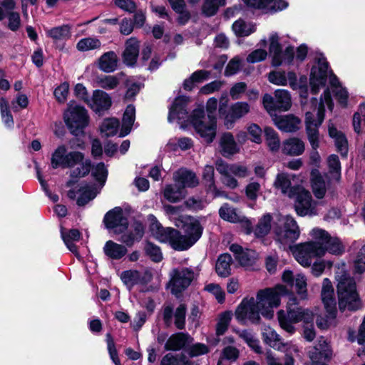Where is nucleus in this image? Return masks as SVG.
Instances as JSON below:
<instances>
[{"instance_id": "nucleus-25", "label": "nucleus", "mask_w": 365, "mask_h": 365, "mask_svg": "<svg viewBox=\"0 0 365 365\" xmlns=\"http://www.w3.org/2000/svg\"><path fill=\"white\" fill-rule=\"evenodd\" d=\"M273 120L279 130L286 133L297 131L299 129V124L301 123V120L292 114L284 116L274 115Z\"/></svg>"}, {"instance_id": "nucleus-61", "label": "nucleus", "mask_w": 365, "mask_h": 365, "mask_svg": "<svg viewBox=\"0 0 365 365\" xmlns=\"http://www.w3.org/2000/svg\"><path fill=\"white\" fill-rule=\"evenodd\" d=\"M205 290L214 294L219 303L222 304L225 302V293L219 284L215 283L208 284L205 287Z\"/></svg>"}, {"instance_id": "nucleus-34", "label": "nucleus", "mask_w": 365, "mask_h": 365, "mask_svg": "<svg viewBox=\"0 0 365 365\" xmlns=\"http://www.w3.org/2000/svg\"><path fill=\"white\" fill-rule=\"evenodd\" d=\"M117 66L118 56L113 51L104 53L98 58V68L105 73L113 72L115 71Z\"/></svg>"}, {"instance_id": "nucleus-56", "label": "nucleus", "mask_w": 365, "mask_h": 365, "mask_svg": "<svg viewBox=\"0 0 365 365\" xmlns=\"http://www.w3.org/2000/svg\"><path fill=\"white\" fill-rule=\"evenodd\" d=\"M79 191H82V192L77 198L76 204L80 207L86 205L90 200L94 199L96 195L93 190L88 187H81Z\"/></svg>"}, {"instance_id": "nucleus-11", "label": "nucleus", "mask_w": 365, "mask_h": 365, "mask_svg": "<svg viewBox=\"0 0 365 365\" xmlns=\"http://www.w3.org/2000/svg\"><path fill=\"white\" fill-rule=\"evenodd\" d=\"M262 103L266 110L273 115L277 111H287L292 106L291 96L288 91L277 89L274 92V97L265 93L262 97Z\"/></svg>"}, {"instance_id": "nucleus-63", "label": "nucleus", "mask_w": 365, "mask_h": 365, "mask_svg": "<svg viewBox=\"0 0 365 365\" xmlns=\"http://www.w3.org/2000/svg\"><path fill=\"white\" fill-rule=\"evenodd\" d=\"M247 132L251 136L250 140L257 144H260L262 142V130L257 123H252L247 127Z\"/></svg>"}, {"instance_id": "nucleus-23", "label": "nucleus", "mask_w": 365, "mask_h": 365, "mask_svg": "<svg viewBox=\"0 0 365 365\" xmlns=\"http://www.w3.org/2000/svg\"><path fill=\"white\" fill-rule=\"evenodd\" d=\"M344 252V246L340 240L331 237L325 230H321V255L325 252L339 255Z\"/></svg>"}, {"instance_id": "nucleus-46", "label": "nucleus", "mask_w": 365, "mask_h": 365, "mask_svg": "<svg viewBox=\"0 0 365 365\" xmlns=\"http://www.w3.org/2000/svg\"><path fill=\"white\" fill-rule=\"evenodd\" d=\"M219 215L222 220L230 222L235 223L240 221L236 210L227 202L219 209Z\"/></svg>"}, {"instance_id": "nucleus-53", "label": "nucleus", "mask_w": 365, "mask_h": 365, "mask_svg": "<svg viewBox=\"0 0 365 365\" xmlns=\"http://www.w3.org/2000/svg\"><path fill=\"white\" fill-rule=\"evenodd\" d=\"M106 338L108 351L111 360L115 364V365H121L120 360L118 357V353L115 348V344L112 334L109 332L107 333L106 335Z\"/></svg>"}, {"instance_id": "nucleus-37", "label": "nucleus", "mask_w": 365, "mask_h": 365, "mask_svg": "<svg viewBox=\"0 0 365 365\" xmlns=\"http://www.w3.org/2000/svg\"><path fill=\"white\" fill-rule=\"evenodd\" d=\"M284 296L288 297V301L287 303V313L288 314V311H294L304 313V317H307L306 319H314V314L312 311L309 309H305L302 307H297L299 304V301L297 297L295 296L294 292L292 290H289L287 288V294H284ZM284 297V295L282 296Z\"/></svg>"}, {"instance_id": "nucleus-41", "label": "nucleus", "mask_w": 365, "mask_h": 365, "mask_svg": "<svg viewBox=\"0 0 365 365\" xmlns=\"http://www.w3.org/2000/svg\"><path fill=\"white\" fill-rule=\"evenodd\" d=\"M232 262V256L229 253L221 254L217 260L215 271L221 277H227L230 275V265Z\"/></svg>"}, {"instance_id": "nucleus-22", "label": "nucleus", "mask_w": 365, "mask_h": 365, "mask_svg": "<svg viewBox=\"0 0 365 365\" xmlns=\"http://www.w3.org/2000/svg\"><path fill=\"white\" fill-rule=\"evenodd\" d=\"M190 97L186 96H177L170 107L168 115V120L172 123L175 119L178 120H184L188 115L187 110Z\"/></svg>"}, {"instance_id": "nucleus-27", "label": "nucleus", "mask_w": 365, "mask_h": 365, "mask_svg": "<svg viewBox=\"0 0 365 365\" xmlns=\"http://www.w3.org/2000/svg\"><path fill=\"white\" fill-rule=\"evenodd\" d=\"M215 169L212 165H207L202 171V180L205 182V191L207 193L212 192L213 197H227V195L225 191H220L217 189L215 178Z\"/></svg>"}, {"instance_id": "nucleus-19", "label": "nucleus", "mask_w": 365, "mask_h": 365, "mask_svg": "<svg viewBox=\"0 0 365 365\" xmlns=\"http://www.w3.org/2000/svg\"><path fill=\"white\" fill-rule=\"evenodd\" d=\"M148 220L150 222V231L161 242H168L173 248V235H178V230L173 227H164L153 214L148 215Z\"/></svg>"}, {"instance_id": "nucleus-16", "label": "nucleus", "mask_w": 365, "mask_h": 365, "mask_svg": "<svg viewBox=\"0 0 365 365\" xmlns=\"http://www.w3.org/2000/svg\"><path fill=\"white\" fill-rule=\"evenodd\" d=\"M186 312L187 307L185 304H180L176 308L175 312H173V307L172 305H167L163 309V321L166 328L171 327L173 323V317L174 316V324L179 330L185 329L186 324Z\"/></svg>"}, {"instance_id": "nucleus-58", "label": "nucleus", "mask_w": 365, "mask_h": 365, "mask_svg": "<svg viewBox=\"0 0 365 365\" xmlns=\"http://www.w3.org/2000/svg\"><path fill=\"white\" fill-rule=\"evenodd\" d=\"M73 93L75 96L80 101H83L87 105H91V98L86 86L81 83H78L74 86Z\"/></svg>"}, {"instance_id": "nucleus-7", "label": "nucleus", "mask_w": 365, "mask_h": 365, "mask_svg": "<svg viewBox=\"0 0 365 365\" xmlns=\"http://www.w3.org/2000/svg\"><path fill=\"white\" fill-rule=\"evenodd\" d=\"M314 110L316 112L317 120L314 118V114L311 111L305 113V125L308 140L312 145V151L310 153L309 164L319 168V154L317 148L319 147V138L318 127L319 125V103L317 98L311 100Z\"/></svg>"}, {"instance_id": "nucleus-9", "label": "nucleus", "mask_w": 365, "mask_h": 365, "mask_svg": "<svg viewBox=\"0 0 365 365\" xmlns=\"http://www.w3.org/2000/svg\"><path fill=\"white\" fill-rule=\"evenodd\" d=\"M63 120L70 133L76 136L84 135V129L88 125L89 115L82 106H70L63 114Z\"/></svg>"}, {"instance_id": "nucleus-50", "label": "nucleus", "mask_w": 365, "mask_h": 365, "mask_svg": "<svg viewBox=\"0 0 365 365\" xmlns=\"http://www.w3.org/2000/svg\"><path fill=\"white\" fill-rule=\"evenodd\" d=\"M101 43L99 39L95 38H84L81 39L76 45L79 51H87L96 49L101 47Z\"/></svg>"}, {"instance_id": "nucleus-54", "label": "nucleus", "mask_w": 365, "mask_h": 365, "mask_svg": "<svg viewBox=\"0 0 365 365\" xmlns=\"http://www.w3.org/2000/svg\"><path fill=\"white\" fill-rule=\"evenodd\" d=\"M251 305H250V311L247 318L255 324H259L261 321L259 316V303L256 302L253 297L250 298Z\"/></svg>"}, {"instance_id": "nucleus-3", "label": "nucleus", "mask_w": 365, "mask_h": 365, "mask_svg": "<svg viewBox=\"0 0 365 365\" xmlns=\"http://www.w3.org/2000/svg\"><path fill=\"white\" fill-rule=\"evenodd\" d=\"M337 293L341 312H355L362 308L355 280L345 272L338 276Z\"/></svg>"}, {"instance_id": "nucleus-13", "label": "nucleus", "mask_w": 365, "mask_h": 365, "mask_svg": "<svg viewBox=\"0 0 365 365\" xmlns=\"http://www.w3.org/2000/svg\"><path fill=\"white\" fill-rule=\"evenodd\" d=\"M194 271L191 268H174L170 273L169 286L171 287V293L178 294L185 291L192 283L194 279Z\"/></svg>"}, {"instance_id": "nucleus-44", "label": "nucleus", "mask_w": 365, "mask_h": 365, "mask_svg": "<svg viewBox=\"0 0 365 365\" xmlns=\"http://www.w3.org/2000/svg\"><path fill=\"white\" fill-rule=\"evenodd\" d=\"M264 133L266 143L269 150L272 152L277 151L280 146V141L277 133L274 128L269 126L264 127Z\"/></svg>"}, {"instance_id": "nucleus-59", "label": "nucleus", "mask_w": 365, "mask_h": 365, "mask_svg": "<svg viewBox=\"0 0 365 365\" xmlns=\"http://www.w3.org/2000/svg\"><path fill=\"white\" fill-rule=\"evenodd\" d=\"M210 351L208 346L202 343H195L188 348L187 353L190 357L193 358L204 355Z\"/></svg>"}, {"instance_id": "nucleus-1", "label": "nucleus", "mask_w": 365, "mask_h": 365, "mask_svg": "<svg viewBox=\"0 0 365 365\" xmlns=\"http://www.w3.org/2000/svg\"><path fill=\"white\" fill-rule=\"evenodd\" d=\"M51 165L53 169L61 168H73L70 172L72 178H85L91 173V176L100 185H104L108 175V170L103 162L94 165L91 160L85 158L81 151L67 152L66 145H61L52 153Z\"/></svg>"}, {"instance_id": "nucleus-20", "label": "nucleus", "mask_w": 365, "mask_h": 365, "mask_svg": "<svg viewBox=\"0 0 365 365\" xmlns=\"http://www.w3.org/2000/svg\"><path fill=\"white\" fill-rule=\"evenodd\" d=\"M250 8L264 10L266 13L274 14L287 9L289 3L285 0H242Z\"/></svg>"}, {"instance_id": "nucleus-36", "label": "nucleus", "mask_w": 365, "mask_h": 365, "mask_svg": "<svg viewBox=\"0 0 365 365\" xmlns=\"http://www.w3.org/2000/svg\"><path fill=\"white\" fill-rule=\"evenodd\" d=\"M71 26L68 24H63L59 26H55L46 31L48 38L53 40V43H58L61 41H66L71 36Z\"/></svg>"}, {"instance_id": "nucleus-33", "label": "nucleus", "mask_w": 365, "mask_h": 365, "mask_svg": "<svg viewBox=\"0 0 365 365\" xmlns=\"http://www.w3.org/2000/svg\"><path fill=\"white\" fill-rule=\"evenodd\" d=\"M189 338L187 333H175L168 338L164 348L166 351H180L185 347Z\"/></svg>"}, {"instance_id": "nucleus-21", "label": "nucleus", "mask_w": 365, "mask_h": 365, "mask_svg": "<svg viewBox=\"0 0 365 365\" xmlns=\"http://www.w3.org/2000/svg\"><path fill=\"white\" fill-rule=\"evenodd\" d=\"M112 98L106 91L100 89L93 91L92 98H91L90 108L99 116L108 110L112 106Z\"/></svg>"}, {"instance_id": "nucleus-45", "label": "nucleus", "mask_w": 365, "mask_h": 365, "mask_svg": "<svg viewBox=\"0 0 365 365\" xmlns=\"http://www.w3.org/2000/svg\"><path fill=\"white\" fill-rule=\"evenodd\" d=\"M144 251L153 262L158 263L163 259L160 247L149 240L145 242Z\"/></svg>"}, {"instance_id": "nucleus-5", "label": "nucleus", "mask_w": 365, "mask_h": 365, "mask_svg": "<svg viewBox=\"0 0 365 365\" xmlns=\"http://www.w3.org/2000/svg\"><path fill=\"white\" fill-rule=\"evenodd\" d=\"M289 250L295 260L304 267H309L312 260V272L316 277H319V241L309 240L289 245Z\"/></svg>"}, {"instance_id": "nucleus-8", "label": "nucleus", "mask_w": 365, "mask_h": 365, "mask_svg": "<svg viewBox=\"0 0 365 365\" xmlns=\"http://www.w3.org/2000/svg\"><path fill=\"white\" fill-rule=\"evenodd\" d=\"M321 299L323 302L325 313L321 317V329H327L334 327L336 320V302L334 297V288L328 279L323 280V288L321 293Z\"/></svg>"}, {"instance_id": "nucleus-49", "label": "nucleus", "mask_w": 365, "mask_h": 365, "mask_svg": "<svg viewBox=\"0 0 365 365\" xmlns=\"http://www.w3.org/2000/svg\"><path fill=\"white\" fill-rule=\"evenodd\" d=\"M120 279L129 289L138 284L139 271L137 269H128L121 272Z\"/></svg>"}, {"instance_id": "nucleus-10", "label": "nucleus", "mask_w": 365, "mask_h": 365, "mask_svg": "<svg viewBox=\"0 0 365 365\" xmlns=\"http://www.w3.org/2000/svg\"><path fill=\"white\" fill-rule=\"evenodd\" d=\"M204 117V108H197L189 115V121L202 138H207L208 143H212L215 137L217 118L215 115L207 114L209 125H207L202 121Z\"/></svg>"}, {"instance_id": "nucleus-52", "label": "nucleus", "mask_w": 365, "mask_h": 365, "mask_svg": "<svg viewBox=\"0 0 365 365\" xmlns=\"http://www.w3.org/2000/svg\"><path fill=\"white\" fill-rule=\"evenodd\" d=\"M250 305H251L250 299L244 298L237 306L235 315L238 322H243L245 321L250 311Z\"/></svg>"}, {"instance_id": "nucleus-42", "label": "nucleus", "mask_w": 365, "mask_h": 365, "mask_svg": "<svg viewBox=\"0 0 365 365\" xmlns=\"http://www.w3.org/2000/svg\"><path fill=\"white\" fill-rule=\"evenodd\" d=\"M262 339L265 344L278 351H283L287 346V344L282 341L280 336L269 327L267 332L262 333Z\"/></svg>"}, {"instance_id": "nucleus-38", "label": "nucleus", "mask_w": 365, "mask_h": 365, "mask_svg": "<svg viewBox=\"0 0 365 365\" xmlns=\"http://www.w3.org/2000/svg\"><path fill=\"white\" fill-rule=\"evenodd\" d=\"M186 190L178 182L167 185L163 192L164 197L172 203L180 202L185 197Z\"/></svg>"}, {"instance_id": "nucleus-12", "label": "nucleus", "mask_w": 365, "mask_h": 365, "mask_svg": "<svg viewBox=\"0 0 365 365\" xmlns=\"http://www.w3.org/2000/svg\"><path fill=\"white\" fill-rule=\"evenodd\" d=\"M277 241L281 244L294 245L300 235V230L297 221L290 215H287L282 226L274 229Z\"/></svg>"}, {"instance_id": "nucleus-17", "label": "nucleus", "mask_w": 365, "mask_h": 365, "mask_svg": "<svg viewBox=\"0 0 365 365\" xmlns=\"http://www.w3.org/2000/svg\"><path fill=\"white\" fill-rule=\"evenodd\" d=\"M286 294H287V286L279 284L273 288L260 289L257 294V299L261 306L265 304L278 307L280 305L281 297Z\"/></svg>"}, {"instance_id": "nucleus-40", "label": "nucleus", "mask_w": 365, "mask_h": 365, "mask_svg": "<svg viewBox=\"0 0 365 365\" xmlns=\"http://www.w3.org/2000/svg\"><path fill=\"white\" fill-rule=\"evenodd\" d=\"M310 71L309 86L311 93L317 94L319 91V52L316 51Z\"/></svg>"}, {"instance_id": "nucleus-18", "label": "nucleus", "mask_w": 365, "mask_h": 365, "mask_svg": "<svg viewBox=\"0 0 365 365\" xmlns=\"http://www.w3.org/2000/svg\"><path fill=\"white\" fill-rule=\"evenodd\" d=\"M304 313L294 312V311H288V314H286L285 312L282 309L279 310L277 312V318L279 323L280 327L284 331L288 332L290 334H292L295 332V327L292 324H297L302 322L304 324L312 323L313 319H306L307 317H304Z\"/></svg>"}, {"instance_id": "nucleus-51", "label": "nucleus", "mask_w": 365, "mask_h": 365, "mask_svg": "<svg viewBox=\"0 0 365 365\" xmlns=\"http://www.w3.org/2000/svg\"><path fill=\"white\" fill-rule=\"evenodd\" d=\"M264 218H267V220L259 221L256 225L255 230H253L254 234L257 238H263L265 237L270 231L271 229V219L272 217L269 214L264 216Z\"/></svg>"}, {"instance_id": "nucleus-57", "label": "nucleus", "mask_w": 365, "mask_h": 365, "mask_svg": "<svg viewBox=\"0 0 365 365\" xmlns=\"http://www.w3.org/2000/svg\"><path fill=\"white\" fill-rule=\"evenodd\" d=\"M268 80L270 83L277 86H286L287 84V78L284 71H270L268 74Z\"/></svg>"}, {"instance_id": "nucleus-4", "label": "nucleus", "mask_w": 365, "mask_h": 365, "mask_svg": "<svg viewBox=\"0 0 365 365\" xmlns=\"http://www.w3.org/2000/svg\"><path fill=\"white\" fill-rule=\"evenodd\" d=\"M329 64L324 58L321 56V86L328 83L327 89L324 91V101L328 108L332 110L334 103L330 95L329 89L334 93L338 102L344 107L347 104L348 93L341 86L337 77L333 73L331 69L328 68Z\"/></svg>"}, {"instance_id": "nucleus-29", "label": "nucleus", "mask_w": 365, "mask_h": 365, "mask_svg": "<svg viewBox=\"0 0 365 365\" xmlns=\"http://www.w3.org/2000/svg\"><path fill=\"white\" fill-rule=\"evenodd\" d=\"M220 153L226 158L238 153L240 148L231 133H225L220 140Z\"/></svg>"}, {"instance_id": "nucleus-32", "label": "nucleus", "mask_w": 365, "mask_h": 365, "mask_svg": "<svg viewBox=\"0 0 365 365\" xmlns=\"http://www.w3.org/2000/svg\"><path fill=\"white\" fill-rule=\"evenodd\" d=\"M304 142L296 137L289 138L283 142L282 153L290 156L302 155L304 151Z\"/></svg>"}, {"instance_id": "nucleus-47", "label": "nucleus", "mask_w": 365, "mask_h": 365, "mask_svg": "<svg viewBox=\"0 0 365 365\" xmlns=\"http://www.w3.org/2000/svg\"><path fill=\"white\" fill-rule=\"evenodd\" d=\"M232 317L231 311H225L220 314L215 329L217 336H222L226 332L232 320Z\"/></svg>"}, {"instance_id": "nucleus-30", "label": "nucleus", "mask_w": 365, "mask_h": 365, "mask_svg": "<svg viewBox=\"0 0 365 365\" xmlns=\"http://www.w3.org/2000/svg\"><path fill=\"white\" fill-rule=\"evenodd\" d=\"M250 108V105L247 102H237L232 104L225 118V125L227 128L232 127L237 119L241 118L248 113Z\"/></svg>"}, {"instance_id": "nucleus-64", "label": "nucleus", "mask_w": 365, "mask_h": 365, "mask_svg": "<svg viewBox=\"0 0 365 365\" xmlns=\"http://www.w3.org/2000/svg\"><path fill=\"white\" fill-rule=\"evenodd\" d=\"M354 269L358 273L365 271V245L359 251L354 260Z\"/></svg>"}, {"instance_id": "nucleus-26", "label": "nucleus", "mask_w": 365, "mask_h": 365, "mask_svg": "<svg viewBox=\"0 0 365 365\" xmlns=\"http://www.w3.org/2000/svg\"><path fill=\"white\" fill-rule=\"evenodd\" d=\"M139 50L140 43L135 38L132 37L127 40L122 54L123 63L130 67L135 66L139 56Z\"/></svg>"}, {"instance_id": "nucleus-48", "label": "nucleus", "mask_w": 365, "mask_h": 365, "mask_svg": "<svg viewBox=\"0 0 365 365\" xmlns=\"http://www.w3.org/2000/svg\"><path fill=\"white\" fill-rule=\"evenodd\" d=\"M1 116L2 121L8 128H13L14 125V118L10 110L9 104L5 98H1Z\"/></svg>"}, {"instance_id": "nucleus-15", "label": "nucleus", "mask_w": 365, "mask_h": 365, "mask_svg": "<svg viewBox=\"0 0 365 365\" xmlns=\"http://www.w3.org/2000/svg\"><path fill=\"white\" fill-rule=\"evenodd\" d=\"M103 222L108 230H113L115 235H120L126 232L128 228V222L123 215V210L120 207H115L108 210L104 215Z\"/></svg>"}, {"instance_id": "nucleus-55", "label": "nucleus", "mask_w": 365, "mask_h": 365, "mask_svg": "<svg viewBox=\"0 0 365 365\" xmlns=\"http://www.w3.org/2000/svg\"><path fill=\"white\" fill-rule=\"evenodd\" d=\"M119 126V120L116 118H106L101 125V131H110L108 136H113L117 133Z\"/></svg>"}, {"instance_id": "nucleus-62", "label": "nucleus", "mask_w": 365, "mask_h": 365, "mask_svg": "<svg viewBox=\"0 0 365 365\" xmlns=\"http://www.w3.org/2000/svg\"><path fill=\"white\" fill-rule=\"evenodd\" d=\"M310 183L314 197L319 199V170L318 167L311 170Z\"/></svg>"}, {"instance_id": "nucleus-28", "label": "nucleus", "mask_w": 365, "mask_h": 365, "mask_svg": "<svg viewBox=\"0 0 365 365\" xmlns=\"http://www.w3.org/2000/svg\"><path fill=\"white\" fill-rule=\"evenodd\" d=\"M173 178L175 182H178L184 190L185 187H195L199 184L196 174L186 168L178 170L175 173Z\"/></svg>"}, {"instance_id": "nucleus-60", "label": "nucleus", "mask_w": 365, "mask_h": 365, "mask_svg": "<svg viewBox=\"0 0 365 365\" xmlns=\"http://www.w3.org/2000/svg\"><path fill=\"white\" fill-rule=\"evenodd\" d=\"M69 84L68 82H63L56 87L53 91V95L58 103H64L68 95Z\"/></svg>"}, {"instance_id": "nucleus-31", "label": "nucleus", "mask_w": 365, "mask_h": 365, "mask_svg": "<svg viewBox=\"0 0 365 365\" xmlns=\"http://www.w3.org/2000/svg\"><path fill=\"white\" fill-rule=\"evenodd\" d=\"M230 250L234 254L235 259L241 266L246 267L254 264L255 258L251 255V252L255 253L254 251L251 250H244L241 245L236 243L230 246Z\"/></svg>"}, {"instance_id": "nucleus-6", "label": "nucleus", "mask_w": 365, "mask_h": 365, "mask_svg": "<svg viewBox=\"0 0 365 365\" xmlns=\"http://www.w3.org/2000/svg\"><path fill=\"white\" fill-rule=\"evenodd\" d=\"M181 223L185 235H182L179 230L178 235H173V249L177 251L188 250L201 237L203 232L200 221L192 216L184 217Z\"/></svg>"}, {"instance_id": "nucleus-2", "label": "nucleus", "mask_w": 365, "mask_h": 365, "mask_svg": "<svg viewBox=\"0 0 365 365\" xmlns=\"http://www.w3.org/2000/svg\"><path fill=\"white\" fill-rule=\"evenodd\" d=\"M291 180L286 174H277L274 185L276 188L280 189L282 193H287L289 198L295 200L294 209L297 214L301 217L316 215L315 208L312 206L313 200L311 192L302 185L291 186Z\"/></svg>"}, {"instance_id": "nucleus-35", "label": "nucleus", "mask_w": 365, "mask_h": 365, "mask_svg": "<svg viewBox=\"0 0 365 365\" xmlns=\"http://www.w3.org/2000/svg\"><path fill=\"white\" fill-rule=\"evenodd\" d=\"M103 252L108 257L118 260L127 254L128 250L125 245L108 240L103 247Z\"/></svg>"}, {"instance_id": "nucleus-14", "label": "nucleus", "mask_w": 365, "mask_h": 365, "mask_svg": "<svg viewBox=\"0 0 365 365\" xmlns=\"http://www.w3.org/2000/svg\"><path fill=\"white\" fill-rule=\"evenodd\" d=\"M328 172L325 173L323 177L321 176V198L322 197V190L326 191L330 190L334 185L338 183L341 178V164L339 157L332 154L327 160Z\"/></svg>"}, {"instance_id": "nucleus-39", "label": "nucleus", "mask_w": 365, "mask_h": 365, "mask_svg": "<svg viewBox=\"0 0 365 365\" xmlns=\"http://www.w3.org/2000/svg\"><path fill=\"white\" fill-rule=\"evenodd\" d=\"M328 130L330 137L334 139L337 150L342 156H346L348 153V141L344 134L338 131L332 124L329 125Z\"/></svg>"}, {"instance_id": "nucleus-24", "label": "nucleus", "mask_w": 365, "mask_h": 365, "mask_svg": "<svg viewBox=\"0 0 365 365\" xmlns=\"http://www.w3.org/2000/svg\"><path fill=\"white\" fill-rule=\"evenodd\" d=\"M4 11L5 18L8 19L7 27L11 31H17L21 25V16L19 12L14 11L16 8L15 0H2L0 2Z\"/></svg>"}, {"instance_id": "nucleus-43", "label": "nucleus", "mask_w": 365, "mask_h": 365, "mask_svg": "<svg viewBox=\"0 0 365 365\" xmlns=\"http://www.w3.org/2000/svg\"><path fill=\"white\" fill-rule=\"evenodd\" d=\"M226 4V0H204L202 5V13L206 17L215 16L220 7Z\"/></svg>"}]
</instances>
